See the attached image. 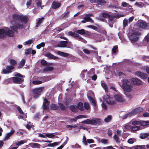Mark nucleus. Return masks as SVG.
Returning <instances> with one entry per match:
<instances>
[{"label":"nucleus","mask_w":149,"mask_h":149,"mask_svg":"<svg viewBox=\"0 0 149 149\" xmlns=\"http://www.w3.org/2000/svg\"><path fill=\"white\" fill-rule=\"evenodd\" d=\"M114 17L115 16H114L110 15H109L108 18L109 19V20L108 21L110 23L111 22H112L113 20Z\"/></svg>","instance_id":"680f3d73"},{"label":"nucleus","mask_w":149,"mask_h":149,"mask_svg":"<svg viewBox=\"0 0 149 149\" xmlns=\"http://www.w3.org/2000/svg\"><path fill=\"white\" fill-rule=\"evenodd\" d=\"M140 128L139 126L134 125L132 126L131 130L133 132H135L137 130H139Z\"/></svg>","instance_id":"cd10ccee"},{"label":"nucleus","mask_w":149,"mask_h":149,"mask_svg":"<svg viewBox=\"0 0 149 149\" xmlns=\"http://www.w3.org/2000/svg\"><path fill=\"white\" fill-rule=\"evenodd\" d=\"M6 37V30L4 29H0V38H3Z\"/></svg>","instance_id":"412c9836"},{"label":"nucleus","mask_w":149,"mask_h":149,"mask_svg":"<svg viewBox=\"0 0 149 149\" xmlns=\"http://www.w3.org/2000/svg\"><path fill=\"white\" fill-rule=\"evenodd\" d=\"M42 105V108L44 110H46L49 109L50 102L47 99L45 98L44 99Z\"/></svg>","instance_id":"9b49d317"},{"label":"nucleus","mask_w":149,"mask_h":149,"mask_svg":"<svg viewBox=\"0 0 149 149\" xmlns=\"http://www.w3.org/2000/svg\"><path fill=\"white\" fill-rule=\"evenodd\" d=\"M143 110V109L141 107H137L133 110L130 112L131 116H132L139 114L140 112H142Z\"/></svg>","instance_id":"0eeeda50"},{"label":"nucleus","mask_w":149,"mask_h":149,"mask_svg":"<svg viewBox=\"0 0 149 149\" xmlns=\"http://www.w3.org/2000/svg\"><path fill=\"white\" fill-rule=\"evenodd\" d=\"M96 2L100 4H102L103 3H105V1L104 0H97Z\"/></svg>","instance_id":"0e129e2a"},{"label":"nucleus","mask_w":149,"mask_h":149,"mask_svg":"<svg viewBox=\"0 0 149 149\" xmlns=\"http://www.w3.org/2000/svg\"><path fill=\"white\" fill-rule=\"evenodd\" d=\"M100 142L104 144H107L108 143V140L105 139H103L101 140Z\"/></svg>","instance_id":"bf43d9fd"},{"label":"nucleus","mask_w":149,"mask_h":149,"mask_svg":"<svg viewBox=\"0 0 149 149\" xmlns=\"http://www.w3.org/2000/svg\"><path fill=\"white\" fill-rule=\"evenodd\" d=\"M25 63V61L24 59H22L19 64L18 68L20 69L22 68L24 65Z\"/></svg>","instance_id":"b1692460"},{"label":"nucleus","mask_w":149,"mask_h":149,"mask_svg":"<svg viewBox=\"0 0 149 149\" xmlns=\"http://www.w3.org/2000/svg\"><path fill=\"white\" fill-rule=\"evenodd\" d=\"M131 116H132L130 113V112H129L124 115L123 117V119H125L128 116L130 117Z\"/></svg>","instance_id":"864d4df0"},{"label":"nucleus","mask_w":149,"mask_h":149,"mask_svg":"<svg viewBox=\"0 0 149 149\" xmlns=\"http://www.w3.org/2000/svg\"><path fill=\"white\" fill-rule=\"evenodd\" d=\"M76 32L81 35H84L85 34V30L84 29H79L76 31Z\"/></svg>","instance_id":"473e14b6"},{"label":"nucleus","mask_w":149,"mask_h":149,"mask_svg":"<svg viewBox=\"0 0 149 149\" xmlns=\"http://www.w3.org/2000/svg\"><path fill=\"white\" fill-rule=\"evenodd\" d=\"M20 15H18L16 14H14L13 15V18L15 20L19 21Z\"/></svg>","instance_id":"2f4dec72"},{"label":"nucleus","mask_w":149,"mask_h":149,"mask_svg":"<svg viewBox=\"0 0 149 149\" xmlns=\"http://www.w3.org/2000/svg\"><path fill=\"white\" fill-rule=\"evenodd\" d=\"M135 75L138 77L143 79H146L148 76V74L146 73L139 71L136 72L135 73Z\"/></svg>","instance_id":"1a4fd4ad"},{"label":"nucleus","mask_w":149,"mask_h":149,"mask_svg":"<svg viewBox=\"0 0 149 149\" xmlns=\"http://www.w3.org/2000/svg\"><path fill=\"white\" fill-rule=\"evenodd\" d=\"M109 14L105 12L102 13V16L104 18H108Z\"/></svg>","instance_id":"4d7b16f0"},{"label":"nucleus","mask_w":149,"mask_h":149,"mask_svg":"<svg viewBox=\"0 0 149 149\" xmlns=\"http://www.w3.org/2000/svg\"><path fill=\"white\" fill-rule=\"evenodd\" d=\"M149 136V133H147L141 134H140V138L141 139H146Z\"/></svg>","instance_id":"bb28decb"},{"label":"nucleus","mask_w":149,"mask_h":149,"mask_svg":"<svg viewBox=\"0 0 149 149\" xmlns=\"http://www.w3.org/2000/svg\"><path fill=\"white\" fill-rule=\"evenodd\" d=\"M70 109L74 112H77V107L76 105L73 104L70 106Z\"/></svg>","instance_id":"4be33fe9"},{"label":"nucleus","mask_w":149,"mask_h":149,"mask_svg":"<svg viewBox=\"0 0 149 149\" xmlns=\"http://www.w3.org/2000/svg\"><path fill=\"white\" fill-rule=\"evenodd\" d=\"M92 125H99L101 122V120L98 118L91 119Z\"/></svg>","instance_id":"f3484780"},{"label":"nucleus","mask_w":149,"mask_h":149,"mask_svg":"<svg viewBox=\"0 0 149 149\" xmlns=\"http://www.w3.org/2000/svg\"><path fill=\"white\" fill-rule=\"evenodd\" d=\"M135 5H136L140 8H142L143 7V3L142 2L139 3L138 2H136L135 3Z\"/></svg>","instance_id":"052dcab7"},{"label":"nucleus","mask_w":149,"mask_h":149,"mask_svg":"<svg viewBox=\"0 0 149 149\" xmlns=\"http://www.w3.org/2000/svg\"><path fill=\"white\" fill-rule=\"evenodd\" d=\"M148 121H140V125L143 126H145L148 125Z\"/></svg>","instance_id":"c756f323"},{"label":"nucleus","mask_w":149,"mask_h":149,"mask_svg":"<svg viewBox=\"0 0 149 149\" xmlns=\"http://www.w3.org/2000/svg\"><path fill=\"white\" fill-rule=\"evenodd\" d=\"M9 62L11 65L9 66H12L14 67L17 64V62L14 59H10L9 60Z\"/></svg>","instance_id":"7c9ffc66"},{"label":"nucleus","mask_w":149,"mask_h":149,"mask_svg":"<svg viewBox=\"0 0 149 149\" xmlns=\"http://www.w3.org/2000/svg\"><path fill=\"white\" fill-rule=\"evenodd\" d=\"M31 146L32 148H40V145L37 143H32Z\"/></svg>","instance_id":"e433bc0d"},{"label":"nucleus","mask_w":149,"mask_h":149,"mask_svg":"<svg viewBox=\"0 0 149 149\" xmlns=\"http://www.w3.org/2000/svg\"><path fill=\"white\" fill-rule=\"evenodd\" d=\"M15 130H11L10 132L8 133L6 136H5V138L3 139V140L4 141H5L6 139L9 138V137L12 135L14 133Z\"/></svg>","instance_id":"aec40b11"},{"label":"nucleus","mask_w":149,"mask_h":149,"mask_svg":"<svg viewBox=\"0 0 149 149\" xmlns=\"http://www.w3.org/2000/svg\"><path fill=\"white\" fill-rule=\"evenodd\" d=\"M76 39L77 40L81 41L84 43H87L86 41L82 38L81 37H79V36H78V37H77V38H76Z\"/></svg>","instance_id":"ea45409f"},{"label":"nucleus","mask_w":149,"mask_h":149,"mask_svg":"<svg viewBox=\"0 0 149 149\" xmlns=\"http://www.w3.org/2000/svg\"><path fill=\"white\" fill-rule=\"evenodd\" d=\"M88 97L90 101L93 103L95 106L96 104L95 100L90 96H88Z\"/></svg>","instance_id":"4c0bfd02"},{"label":"nucleus","mask_w":149,"mask_h":149,"mask_svg":"<svg viewBox=\"0 0 149 149\" xmlns=\"http://www.w3.org/2000/svg\"><path fill=\"white\" fill-rule=\"evenodd\" d=\"M140 34L141 33L139 32L135 31L129 36V37L130 40L132 42H136L139 40V36Z\"/></svg>","instance_id":"20e7f679"},{"label":"nucleus","mask_w":149,"mask_h":149,"mask_svg":"<svg viewBox=\"0 0 149 149\" xmlns=\"http://www.w3.org/2000/svg\"><path fill=\"white\" fill-rule=\"evenodd\" d=\"M132 149H145V146H138L133 147Z\"/></svg>","instance_id":"a18cd8bd"},{"label":"nucleus","mask_w":149,"mask_h":149,"mask_svg":"<svg viewBox=\"0 0 149 149\" xmlns=\"http://www.w3.org/2000/svg\"><path fill=\"white\" fill-rule=\"evenodd\" d=\"M77 106V109H78L81 111H83L84 110L83 104L82 102H79Z\"/></svg>","instance_id":"a878e982"},{"label":"nucleus","mask_w":149,"mask_h":149,"mask_svg":"<svg viewBox=\"0 0 149 149\" xmlns=\"http://www.w3.org/2000/svg\"><path fill=\"white\" fill-rule=\"evenodd\" d=\"M102 87L103 88L105 91H108L107 86L105 83H102L101 84Z\"/></svg>","instance_id":"5fc2aeb1"},{"label":"nucleus","mask_w":149,"mask_h":149,"mask_svg":"<svg viewBox=\"0 0 149 149\" xmlns=\"http://www.w3.org/2000/svg\"><path fill=\"white\" fill-rule=\"evenodd\" d=\"M54 68L53 67L50 66H48L42 69V72L45 73L48 71H51L53 70Z\"/></svg>","instance_id":"6ab92c4d"},{"label":"nucleus","mask_w":149,"mask_h":149,"mask_svg":"<svg viewBox=\"0 0 149 149\" xmlns=\"http://www.w3.org/2000/svg\"><path fill=\"white\" fill-rule=\"evenodd\" d=\"M90 22L91 23L94 22V21L91 18L86 16H85L84 17L83 19L81 21V22L82 23H85L86 22Z\"/></svg>","instance_id":"dca6fc26"},{"label":"nucleus","mask_w":149,"mask_h":149,"mask_svg":"<svg viewBox=\"0 0 149 149\" xmlns=\"http://www.w3.org/2000/svg\"><path fill=\"white\" fill-rule=\"evenodd\" d=\"M58 106L55 104H52L50 105L51 109L52 110H56L58 108Z\"/></svg>","instance_id":"c85d7f7f"},{"label":"nucleus","mask_w":149,"mask_h":149,"mask_svg":"<svg viewBox=\"0 0 149 149\" xmlns=\"http://www.w3.org/2000/svg\"><path fill=\"white\" fill-rule=\"evenodd\" d=\"M42 83V81L39 80L34 81H33V83L35 85L40 84Z\"/></svg>","instance_id":"6e6d98bb"},{"label":"nucleus","mask_w":149,"mask_h":149,"mask_svg":"<svg viewBox=\"0 0 149 149\" xmlns=\"http://www.w3.org/2000/svg\"><path fill=\"white\" fill-rule=\"evenodd\" d=\"M70 12L69 11L67 12V13H65L62 15V16L63 18H65L67 17L69 14Z\"/></svg>","instance_id":"8fccbe9b"},{"label":"nucleus","mask_w":149,"mask_h":149,"mask_svg":"<svg viewBox=\"0 0 149 149\" xmlns=\"http://www.w3.org/2000/svg\"><path fill=\"white\" fill-rule=\"evenodd\" d=\"M130 81L132 84L133 85L139 86L142 84V81L137 78H132Z\"/></svg>","instance_id":"39448f33"},{"label":"nucleus","mask_w":149,"mask_h":149,"mask_svg":"<svg viewBox=\"0 0 149 149\" xmlns=\"http://www.w3.org/2000/svg\"><path fill=\"white\" fill-rule=\"evenodd\" d=\"M45 44L44 42H42L40 44L37 45L36 46V48L38 49H40L41 47H43L45 46Z\"/></svg>","instance_id":"79ce46f5"},{"label":"nucleus","mask_w":149,"mask_h":149,"mask_svg":"<svg viewBox=\"0 0 149 149\" xmlns=\"http://www.w3.org/2000/svg\"><path fill=\"white\" fill-rule=\"evenodd\" d=\"M44 55L45 56L47 57L50 59L56 60L58 58V57L55 56L49 52L46 53L45 54H44Z\"/></svg>","instance_id":"4468645a"},{"label":"nucleus","mask_w":149,"mask_h":149,"mask_svg":"<svg viewBox=\"0 0 149 149\" xmlns=\"http://www.w3.org/2000/svg\"><path fill=\"white\" fill-rule=\"evenodd\" d=\"M122 83V86L124 91L127 92H131L132 86L130 80L127 79H125L123 80Z\"/></svg>","instance_id":"f03ea898"},{"label":"nucleus","mask_w":149,"mask_h":149,"mask_svg":"<svg viewBox=\"0 0 149 149\" xmlns=\"http://www.w3.org/2000/svg\"><path fill=\"white\" fill-rule=\"evenodd\" d=\"M111 115L108 116L107 118H105L104 120L105 122L108 123L109 122L111 121Z\"/></svg>","instance_id":"37998d69"},{"label":"nucleus","mask_w":149,"mask_h":149,"mask_svg":"<svg viewBox=\"0 0 149 149\" xmlns=\"http://www.w3.org/2000/svg\"><path fill=\"white\" fill-rule=\"evenodd\" d=\"M148 23H147L141 20L138 23V26L140 28L144 29H148Z\"/></svg>","instance_id":"423d86ee"},{"label":"nucleus","mask_w":149,"mask_h":149,"mask_svg":"<svg viewBox=\"0 0 149 149\" xmlns=\"http://www.w3.org/2000/svg\"><path fill=\"white\" fill-rule=\"evenodd\" d=\"M11 26H10L11 30L8 29L6 30V36L9 37H13L14 36V33H17L18 32V30H21L24 28L22 24H20L15 22L14 19L11 21Z\"/></svg>","instance_id":"f257e3e1"},{"label":"nucleus","mask_w":149,"mask_h":149,"mask_svg":"<svg viewBox=\"0 0 149 149\" xmlns=\"http://www.w3.org/2000/svg\"><path fill=\"white\" fill-rule=\"evenodd\" d=\"M145 40L147 42L149 43V34H148L146 36Z\"/></svg>","instance_id":"774afa93"},{"label":"nucleus","mask_w":149,"mask_h":149,"mask_svg":"<svg viewBox=\"0 0 149 149\" xmlns=\"http://www.w3.org/2000/svg\"><path fill=\"white\" fill-rule=\"evenodd\" d=\"M68 33L69 36L76 38L79 36V34L78 33L72 31H69L68 32Z\"/></svg>","instance_id":"5701e85b"},{"label":"nucleus","mask_w":149,"mask_h":149,"mask_svg":"<svg viewBox=\"0 0 149 149\" xmlns=\"http://www.w3.org/2000/svg\"><path fill=\"white\" fill-rule=\"evenodd\" d=\"M44 88L43 87H41L33 89L32 90L33 97L35 99L38 98L41 95Z\"/></svg>","instance_id":"7ed1b4c3"},{"label":"nucleus","mask_w":149,"mask_h":149,"mask_svg":"<svg viewBox=\"0 0 149 149\" xmlns=\"http://www.w3.org/2000/svg\"><path fill=\"white\" fill-rule=\"evenodd\" d=\"M31 49L29 48L27 49L25 52V54L27 55H29L30 54L31 52Z\"/></svg>","instance_id":"e2e57ef3"},{"label":"nucleus","mask_w":149,"mask_h":149,"mask_svg":"<svg viewBox=\"0 0 149 149\" xmlns=\"http://www.w3.org/2000/svg\"><path fill=\"white\" fill-rule=\"evenodd\" d=\"M128 24V20L127 19H125L123 22V26L124 28L125 27L127 26Z\"/></svg>","instance_id":"09e8293b"},{"label":"nucleus","mask_w":149,"mask_h":149,"mask_svg":"<svg viewBox=\"0 0 149 149\" xmlns=\"http://www.w3.org/2000/svg\"><path fill=\"white\" fill-rule=\"evenodd\" d=\"M19 22H21L25 24H26L28 21L29 18L26 15H20V17Z\"/></svg>","instance_id":"ddd939ff"},{"label":"nucleus","mask_w":149,"mask_h":149,"mask_svg":"<svg viewBox=\"0 0 149 149\" xmlns=\"http://www.w3.org/2000/svg\"><path fill=\"white\" fill-rule=\"evenodd\" d=\"M118 47L117 45L114 46L113 48L111 50L112 53L116 54L117 51H118Z\"/></svg>","instance_id":"c9c22d12"},{"label":"nucleus","mask_w":149,"mask_h":149,"mask_svg":"<svg viewBox=\"0 0 149 149\" xmlns=\"http://www.w3.org/2000/svg\"><path fill=\"white\" fill-rule=\"evenodd\" d=\"M136 140L135 139L131 138L129 139L127 141V142L130 144H132L135 142Z\"/></svg>","instance_id":"49530a36"},{"label":"nucleus","mask_w":149,"mask_h":149,"mask_svg":"<svg viewBox=\"0 0 149 149\" xmlns=\"http://www.w3.org/2000/svg\"><path fill=\"white\" fill-rule=\"evenodd\" d=\"M14 75L15 77H18L19 78H22L23 77V76L19 73L16 72Z\"/></svg>","instance_id":"13d9d810"},{"label":"nucleus","mask_w":149,"mask_h":149,"mask_svg":"<svg viewBox=\"0 0 149 149\" xmlns=\"http://www.w3.org/2000/svg\"><path fill=\"white\" fill-rule=\"evenodd\" d=\"M44 17H42L41 18H38V20L36 22V27H37L42 22L44 19Z\"/></svg>","instance_id":"393cba45"},{"label":"nucleus","mask_w":149,"mask_h":149,"mask_svg":"<svg viewBox=\"0 0 149 149\" xmlns=\"http://www.w3.org/2000/svg\"><path fill=\"white\" fill-rule=\"evenodd\" d=\"M34 127V125H32V123L29 122L28 124H27L26 126V128L29 130H30L32 127Z\"/></svg>","instance_id":"f704fd0d"},{"label":"nucleus","mask_w":149,"mask_h":149,"mask_svg":"<svg viewBox=\"0 0 149 149\" xmlns=\"http://www.w3.org/2000/svg\"><path fill=\"white\" fill-rule=\"evenodd\" d=\"M82 123L89 124L92 125L91 120L89 119H86L85 120H84L81 122Z\"/></svg>","instance_id":"58836bf2"},{"label":"nucleus","mask_w":149,"mask_h":149,"mask_svg":"<svg viewBox=\"0 0 149 149\" xmlns=\"http://www.w3.org/2000/svg\"><path fill=\"white\" fill-rule=\"evenodd\" d=\"M68 43V41H61L60 42V44L58 45V47H67V44Z\"/></svg>","instance_id":"a211bd4d"},{"label":"nucleus","mask_w":149,"mask_h":149,"mask_svg":"<svg viewBox=\"0 0 149 149\" xmlns=\"http://www.w3.org/2000/svg\"><path fill=\"white\" fill-rule=\"evenodd\" d=\"M41 64L43 65H47V62L45 60L43 59L41 61Z\"/></svg>","instance_id":"338daca9"},{"label":"nucleus","mask_w":149,"mask_h":149,"mask_svg":"<svg viewBox=\"0 0 149 149\" xmlns=\"http://www.w3.org/2000/svg\"><path fill=\"white\" fill-rule=\"evenodd\" d=\"M87 27L88 28H91L94 30H96L97 29V27L94 25H88L87 26Z\"/></svg>","instance_id":"69168bd1"},{"label":"nucleus","mask_w":149,"mask_h":149,"mask_svg":"<svg viewBox=\"0 0 149 149\" xmlns=\"http://www.w3.org/2000/svg\"><path fill=\"white\" fill-rule=\"evenodd\" d=\"M57 54L59 55L64 57H67L68 56V54L59 51H58Z\"/></svg>","instance_id":"72a5a7b5"},{"label":"nucleus","mask_w":149,"mask_h":149,"mask_svg":"<svg viewBox=\"0 0 149 149\" xmlns=\"http://www.w3.org/2000/svg\"><path fill=\"white\" fill-rule=\"evenodd\" d=\"M84 107L86 110H88L90 108V105L88 103L85 102L84 103Z\"/></svg>","instance_id":"603ef678"},{"label":"nucleus","mask_w":149,"mask_h":149,"mask_svg":"<svg viewBox=\"0 0 149 149\" xmlns=\"http://www.w3.org/2000/svg\"><path fill=\"white\" fill-rule=\"evenodd\" d=\"M113 138L116 143H120L119 138L116 134H115L114 135Z\"/></svg>","instance_id":"a19ab883"},{"label":"nucleus","mask_w":149,"mask_h":149,"mask_svg":"<svg viewBox=\"0 0 149 149\" xmlns=\"http://www.w3.org/2000/svg\"><path fill=\"white\" fill-rule=\"evenodd\" d=\"M61 6V3L58 2L54 1L52 3L51 7L53 9H56L59 8Z\"/></svg>","instance_id":"2eb2a0df"},{"label":"nucleus","mask_w":149,"mask_h":149,"mask_svg":"<svg viewBox=\"0 0 149 149\" xmlns=\"http://www.w3.org/2000/svg\"><path fill=\"white\" fill-rule=\"evenodd\" d=\"M33 39L29 40H27V41L25 42H24V45H30L32 44V42H33Z\"/></svg>","instance_id":"c03bdc74"},{"label":"nucleus","mask_w":149,"mask_h":149,"mask_svg":"<svg viewBox=\"0 0 149 149\" xmlns=\"http://www.w3.org/2000/svg\"><path fill=\"white\" fill-rule=\"evenodd\" d=\"M12 79L14 83L18 84H22L24 81L23 78L18 77H13Z\"/></svg>","instance_id":"9d476101"},{"label":"nucleus","mask_w":149,"mask_h":149,"mask_svg":"<svg viewBox=\"0 0 149 149\" xmlns=\"http://www.w3.org/2000/svg\"><path fill=\"white\" fill-rule=\"evenodd\" d=\"M45 136L47 137H48V138H53L54 137H55V136L52 133L50 134H48L46 133L45 134Z\"/></svg>","instance_id":"3c124183"},{"label":"nucleus","mask_w":149,"mask_h":149,"mask_svg":"<svg viewBox=\"0 0 149 149\" xmlns=\"http://www.w3.org/2000/svg\"><path fill=\"white\" fill-rule=\"evenodd\" d=\"M60 109L61 110H64L65 109V106L63 104L61 103H58Z\"/></svg>","instance_id":"de8ad7c7"},{"label":"nucleus","mask_w":149,"mask_h":149,"mask_svg":"<svg viewBox=\"0 0 149 149\" xmlns=\"http://www.w3.org/2000/svg\"><path fill=\"white\" fill-rule=\"evenodd\" d=\"M15 69L14 67L12 66H6V69H3L2 70V72L4 74H8L12 72V70Z\"/></svg>","instance_id":"6e6552de"},{"label":"nucleus","mask_w":149,"mask_h":149,"mask_svg":"<svg viewBox=\"0 0 149 149\" xmlns=\"http://www.w3.org/2000/svg\"><path fill=\"white\" fill-rule=\"evenodd\" d=\"M114 97L116 100L118 102H123L125 101L122 95L121 94L115 95Z\"/></svg>","instance_id":"f8f14e48"}]
</instances>
